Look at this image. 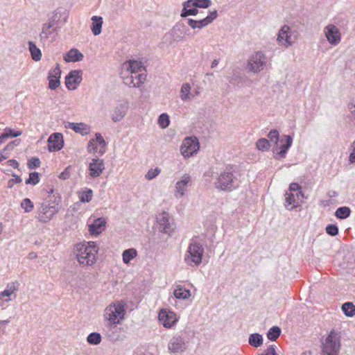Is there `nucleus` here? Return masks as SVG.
<instances>
[{
  "instance_id": "46",
  "label": "nucleus",
  "mask_w": 355,
  "mask_h": 355,
  "mask_svg": "<svg viewBox=\"0 0 355 355\" xmlns=\"http://www.w3.org/2000/svg\"><path fill=\"white\" fill-rule=\"evenodd\" d=\"M174 295L178 299H187L191 296L190 290H174Z\"/></svg>"
},
{
  "instance_id": "62",
  "label": "nucleus",
  "mask_w": 355,
  "mask_h": 355,
  "mask_svg": "<svg viewBox=\"0 0 355 355\" xmlns=\"http://www.w3.org/2000/svg\"><path fill=\"white\" fill-rule=\"evenodd\" d=\"M261 355H277L274 345L269 346L265 352Z\"/></svg>"
},
{
  "instance_id": "45",
  "label": "nucleus",
  "mask_w": 355,
  "mask_h": 355,
  "mask_svg": "<svg viewBox=\"0 0 355 355\" xmlns=\"http://www.w3.org/2000/svg\"><path fill=\"white\" fill-rule=\"evenodd\" d=\"M190 89H191V87L187 83V84H184L182 86V88H181V93H182L181 98L183 101H187V100L190 99V96H189Z\"/></svg>"
},
{
  "instance_id": "39",
  "label": "nucleus",
  "mask_w": 355,
  "mask_h": 355,
  "mask_svg": "<svg viewBox=\"0 0 355 355\" xmlns=\"http://www.w3.org/2000/svg\"><path fill=\"white\" fill-rule=\"evenodd\" d=\"M257 148L261 151L268 150L270 148V142L268 139L265 138L259 139L256 142Z\"/></svg>"
},
{
  "instance_id": "63",
  "label": "nucleus",
  "mask_w": 355,
  "mask_h": 355,
  "mask_svg": "<svg viewBox=\"0 0 355 355\" xmlns=\"http://www.w3.org/2000/svg\"><path fill=\"white\" fill-rule=\"evenodd\" d=\"M17 139L8 143L6 146L3 149V153L7 154V151L12 150L14 148V143L17 142Z\"/></svg>"
},
{
  "instance_id": "5",
  "label": "nucleus",
  "mask_w": 355,
  "mask_h": 355,
  "mask_svg": "<svg viewBox=\"0 0 355 355\" xmlns=\"http://www.w3.org/2000/svg\"><path fill=\"white\" fill-rule=\"evenodd\" d=\"M340 349V335L331 330L322 343V355H338Z\"/></svg>"
},
{
  "instance_id": "35",
  "label": "nucleus",
  "mask_w": 355,
  "mask_h": 355,
  "mask_svg": "<svg viewBox=\"0 0 355 355\" xmlns=\"http://www.w3.org/2000/svg\"><path fill=\"white\" fill-rule=\"evenodd\" d=\"M137 255L136 250L133 248L125 250L123 252V261L124 263H129Z\"/></svg>"
},
{
  "instance_id": "48",
  "label": "nucleus",
  "mask_w": 355,
  "mask_h": 355,
  "mask_svg": "<svg viewBox=\"0 0 355 355\" xmlns=\"http://www.w3.org/2000/svg\"><path fill=\"white\" fill-rule=\"evenodd\" d=\"M268 138L271 142H274L275 144L278 146V142H279V135L277 130H272L268 135Z\"/></svg>"
},
{
  "instance_id": "6",
  "label": "nucleus",
  "mask_w": 355,
  "mask_h": 355,
  "mask_svg": "<svg viewBox=\"0 0 355 355\" xmlns=\"http://www.w3.org/2000/svg\"><path fill=\"white\" fill-rule=\"evenodd\" d=\"M267 58L261 51L254 52L249 58L247 68L249 71L258 73L266 65Z\"/></svg>"
},
{
  "instance_id": "52",
  "label": "nucleus",
  "mask_w": 355,
  "mask_h": 355,
  "mask_svg": "<svg viewBox=\"0 0 355 355\" xmlns=\"http://www.w3.org/2000/svg\"><path fill=\"white\" fill-rule=\"evenodd\" d=\"M326 232L330 236H336L338 234V227L336 225H328L326 227Z\"/></svg>"
},
{
  "instance_id": "1",
  "label": "nucleus",
  "mask_w": 355,
  "mask_h": 355,
  "mask_svg": "<svg viewBox=\"0 0 355 355\" xmlns=\"http://www.w3.org/2000/svg\"><path fill=\"white\" fill-rule=\"evenodd\" d=\"M205 175L213 178L214 186L220 191L230 193L239 187V180L231 168H226L224 171L217 173L214 178V172L211 171L206 172Z\"/></svg>"
},
{
  "instance_id": "12",
  "label": "nucleus",
  "mask_w": 355,
  "mask_h": 355,
  "mask_svg": "<svg viewBox=\"0 0 355 355\" xmlns=\"http://www.w3.org/2000/svg\"><path fill=\"white\" fill-rule=\"evenodd\" d=\"M82 71L72 70L65 77V85L68 89L74 90L82 81Z\"/></svg>"
},
{
  "instance_id": "61",
  "label": "nucleus",
  "mask_w": 355,
  "mask_h": 355,
  "mask_svg": "<svg viewBox=\"0 0 355 355\" xmlns=\"http://www.w3.org/2000/svg\"><path fill=\"white\" fill-rule=\"evenodd\" d=\"M301 190V187L299 184L293 182L289 186V193L297 192Z\"/></svg>"
},
{
  "instance_id": "4",
  "label": "nucleus",
  "mask_w": 355,
  "mask_h": 355,
  "mask_svg": "<svg viewBox=\"0 0 355 355\" xmlns=\"http://www.w3.org/2000/svg\"><path fill=\"white\" fill-rule=\"evenodd\" d=\"M204 248L196 238L191 239L187 248L184 261L189 266H198L202 262Z\"/></svg>"
},
{
  "instance_id": "19",
  "label": "nucleus",
  "mask_w": 355,
  "mask_h": 355,
  "mask_svg": "<svg viewBox=\"0 0 355 355\" xmlns=\"http://www.w3.org/2000/svg\"><path fill=\"white\" fill-rule=\"evenodd\" d=\"M293 143V138L290 135H284L279 140V144H278V148L279 151L277 153V155L280 157V158H284L287 153V151L291 146Z\"/></svg>"
},
{
  "instance_id": "38",
  "label": "nucleus",
  "mask_w": 355,
  "mask_h": 355,
  "mask_svg": "<svg viewBox=\"0 0 355 355\" xmlns=\"http://www.w3.org/2000/svg\"><path fill=\"white\" fill-rule=\"evenodd\" d=\"M21 134L22 131L21 130H14L10 128H6L3 130L2 137H6L7 139L10 137H17L21 135Z\"/></svg>"
},
{
  "instance_id": "44",
  "label": "nucleus",
  "mask_w": 355,
  "mask_h": 355,
  "mask_svg": "<svg viewBox=\"0 0 355 355\" xmlns=\"http://www.w3.org/2000/svg\"><path fill=\"white\" fill-rule=\"evenodd\" d=\"M40 182L39 173L37 172H33L29 174V178L26 180V184L35 185Z\"/></svg>"
},
{
  "instance_id": "32",
  "label": "nucleus",
  "mask_w": 355,
  "mask_h": 355,
  "mask_svg": "<svg viewBox=\"0 0 355 355\" xmlns=\"http://www.w3.org/2000/svg\"><path fill=\"white\" fill-rule=\"evenodd\" d=\"M44 202L51 203L53 206H57L62 208L61 196L58 193H55L52 196L48 195L46 200Z\"/></svg>"
},
{
  "instance_id": "59",
  "label": "nucleus",
  "mask_w": 355,
  "mask_h": 355,
  "mask_svg": "<svg viewBox=\"0 0 355 355\" xmlns=\"http://www.w3.org/2000/svg\"><path fill=\"white\" fill-rule=\"evenodd\" d=\"M12 176L15 178V179H11L8 182V187L12 188L14 185V183H21L22 180L21 178L15 174H12Z\"/></svg>"
},
{
  "instance_id": "26",
  "label": "nucleus",
  "mask_w": 355,
  "mask_h": 355,
  "mask_svg": "<svg viewBox=\"0 0 355 355\" xmlns=\"http://www.w3.org/2000/svg\"><path fill=\"white\" fill-rule=\"evenodd\" d=\"M51 28H52L51 24L45 23L42 25V31L40 33V38L42 42L46 41L52 34L53 31H58L60 27L55 26L53 28V31H51Z\"/></svg>"
},
{
  "instance_id": "25",
  "label": "nucleus",
  "mask_w": 355,
  "mask_h": 355,
  "mask_svg": "<svg viewBox=\"0 0 355 355\" xmlns=\"http://www.w3.org/2000/svg\"><path fill=\"white\" fill-rule=\"evenodd\" d=\"M91 30L94 35H98L101 33L103 18L100 16L92 17Z\"/></svg>"
},
{
  "instance_id": "33",
  "label": "nucleus",
  "mask_w": 355,
  "mask_h": 355,
  "mask_svg": "<svg viewBox=\"0 0 355 355\" xmlns=\"http://www.w3.org/2000/svg\"><path fill=\"white\" fill-rule=\"evenodd\" d=\"M249 343L254 347H258L262 345L263 338L259 334H251L249 337Z\"/></svg>"
},
{
  "instance_id": "64",
  "label": "nucleus",
  "mask_w": 355,
  "mask_h": 355,
  "mask_svg": "<svg viewBox=\"0 0 355 355\" xmlns=\"http://www.w3.org/2000/svg\"><path fill=\"white\" fill-rule=\"evenodd\" d=\"M353 150L349 155V161L351 163H355V141L353 142Z\"/></svg>"
},
{
  "instance_id": "55",
  "label": "nucleus",
  "mask_w": 355,
  "mask_h": 355,
  "mask_svg": "<svg viewBox=\"0 0 355 355\" xmlns=\"http://www.w3.org/2000/svg\"><path fill=\"white\" fill-rule=\"evenodd\" d=\"M87 150H88L89 153H95L97 152L98 147H97V145L95 143V140L94 139H91L88 142Z\"/></svg>"
},
{
  "instance_id": "16",
  "label": "nucleus",
  "mask_w": 355,
  "mask_h": 355,
  "mask_svg": "<svg viewBox=\"0 0 355 355\" xmlns=\"http://www.w3.org/2000/svg\"><path fill=\"white\" fill-rule=\"evenodd\" d=\"M191 182V176L187 173L184 174L181 180L176 182L175 196L178 198L182 197Z\"/></svg>"
},
{
  "instance_id": "28",
  "label": "nucleus",
  "mask_w": 355,
  "mask_h": 355,
  "mask_svg": "<svg viewBox=\"0 0 355 355\" xmlns=\"http://www.w3.org/2000/svg\"><path fill=\"white\" fill-rule=\"evenodd\" d=\"M285 196L286 207L288 209H293L298 206L300 202L295 198V193L286 192Z\"/></svg>"
},
{
  "instance_id": "53",
  "label": "nucleus",
  "mask_w": 355,
  "mask_h": 355,
  "mask_svg": "<svg viewBox=\"0 0 355 355\" xmlns=\"http://www.w3.org/2000/svg\"><path fill=\"white\" fill-rule=\"evenodd\" d=\"M198 8L194 7L192 8H188V10H185V12H184V11H182L180 15L182 17H186L189 15H196L198 14Z\"/></svg>"
},
{
  "instance_id": "27",
  "label": "nucleus",
  "mask_w": 355,
  "mask_h": 355,
  "mask_svg": "<svg viewBox=\"0 0 355 355\" xmlns=\"http://www.w3.org/2000/svg\"><path fill=\"white\" fill-rule=\"evenodd\" d=\"M28 44L32 59L35 61H40L42 58V52L40 49L37 48L36 44L32 41H29Z\"/></svg>"
},
{
  "instance_id": "3",
  "label": "nucleus",
  "mask_w": 355,
  "mask_h": 355,
  "mask_svg": "<svg viewBox=\"0 0 355 355\" xmlns=\"http://www.w3.org/2000/svg\"><path fill=\"white\" fill-rule=\"evenodd\" d=\"M125 314V304L122 301H116L105 308L104 318L110 325H116L124 319Z\"/></svg>"
},
{
  "instance_id": "22",
  "label": "nucleus",
  "mask_w": 355,
  "mask_h": 355,
  "mask_svg": "<svg viewBox=\"0 0 355 355\" xmlns=\"http://www.w3.org/2000/svg\"><path fill=\"white\" fill-rule=\"evenodd\" d=\"M128 110L127 103H121L117 105L112 114V119L114 122H119L125 116Z\"/></svg>"
},
{
  "instance_id": "42",
  "label": "nucleus",
  "mask_w": 355,
  "mask_h": 355,
  "mask_svg": "<svg viewBox=\"0 0 355 355\" xmlns=\"http://www.w3.org/2000/svg\"><path fill=\"white\" fill-rule=\"evenodd\" d=\"M61 15L60 12L56 10L53 12V15L49 18L47 24H51V28H54L55 25L58 24L60 21Z\"/></svg>"
},
{
  "instance_id": "7",
  "label": "nucleus",
  "mask_w": 355,
  "mask_h": 355,
  "mask_svg": "<svg viewBox=\"0 0 355 355\" xmlns=\"http://www.w3.org/2000/svg\"><path fill=\"white\" fill-rule=\"evenodd\" d=\"M61 208L53 206L49 202H42L37 211V219L42 223L49 222L53 216L60 211Z\"/></svg>"
},
{
  "instance_id": "23",
  "label": "nucleus",
  "mask_w": 355,
  "mask_h": 355,
  "mask_svg": "<svg viewBox=\"0 0 355 355\" xmlns=\"http://www.w3.org/2000/svg\"><path fill=\"white\" fill-rule=\"evenodd\" d=\"M67 128H71L76 133H79L82 135H86L89 132V127L84 123H71L68 122L67 125H65Z\"/></svg>"
},
{
  "instance_id": "34",
  "label": "nucleus",
  "mask_w": 355,
  "mask_h": 355,
  "mask_svg": "<svg viewBox=\"0 0 355 355\" xmlns=\"http://www.w3.org/2000/svg\"><path fill=\"white\" fill-rule=\"evenodd\" d=\"M188 24L193 29L199 28L201 29L207 26L205 19H202L200 20H194L192 19H188Z\"/></svg>"
},
{
  "instance_id": "50",
  "label": "nucleus",
  "mask_w": 355,
  "mask_h": 355,
  "mask_svg": "<svg viewBox=\"0 0 355 355\" xmlns=\"http://www.w3.org/2000/svg\"><path fill=\"white\" fill-rule=\"evenodd\" d=\"M194 6L197 8H207L211 4V0H193Z\"/></svg>"
},
{
  "instance_id": "49",
  "label": "nucleus",
  "mask_w": 355,
  "mask_h": 355,
  "mask_svg": "<svg viewBox=\"0 0 355 355\" xmlns=\"http://www.w3.org/2000/svg\"><path fill=\"white\" fill-rule=\"evenodd\" d=\"M160 172L161 170L158 167H156L155 168H150L146 174L145 178L149 180H153L157 177L160 173Z\"/></svg>"
},
{
  "instance_id": "20",
  "label": "nucleus",
  "mask_w": 355,
  "mask_h": 355,
  "mask_svg": "<svg viewBox=\"0 0 355 355\" xmlns=\"http://www.w3.org/2000/svg\"><path fill=\"white\" fill-rule=\"evenodd\" d=\"M106 225V220L104 218H98L94 220L93 223L89 225V231L92 235L100 234Z\"/></svg>"
},
{
  "instance_id": "51",
  "label": "nucleus",
  "mask_w": 355,
  "mask_h": 355,
  "mask_svg": "<svg viewBox=\"0 0 355 355\" xmlns=\"http://www.w3.org/2000/svg\"><path fill=\"white\" fill-rule=\"evenodd\" d=\"M41 162L37 157H32L28 162V168L31 170L38 168L40 166Z\"/></svg>"
},
{
  "instance_id": "24",
  "label": "nucleus",
  "mask_w": 355,
  "mask_h": 355,
  "mask_svg": "<svg viewBox=\"0 0 355 355\" xmlns=\"http://www.w3.org/2000/svg\"><path fill=\"white\" fill-rule=\"evenodd\" d=\"M83 54L76 49H70L67 53L64 56V60L67 62H75L80 61L83 59Z\"/></svg>"
},
{
  "instance_id": "18",
  "label": "nucleus",
  "mask_w": 355,
  "mask_h": 355,
  "mask_svg": "<svg viewBox=\"0 0 355 355\" xmlns=\"http://www.w3.org/2000/svg\"><path fill=\"white\" fill-rule=\"evenodd\" d=\"M169 215L166 212H163L157 217V223L161 232L171 234L173 230V225L169 221Z\"/></svg>"
},
{
  "instance_id": "13",
  "label": "nucleus",
  "mask_w": 355,
  "mask_h": 355,
  "mask_svg": "<svg viewBox=\"0 0 355 355\" xmlns=\"http://www.w3.org/2000/svg\"><path fill=\"white\" fill-rule=\"evenodd\" d=\"M158 317L159 320L167 328L171 327L178 321L175 313L167 309H162Z\"/></svg>"
},
{
  "instance_id": "36",
  "label": "nucleus",
  "mask_w": 355,
  "mask_h": 355,
  "mask_svg": "<svg viewBox=\"0 0 355 355\" xmlns=\"http://www.w3.org/2000/svg\"><path fill=\"white\" fill-rule=\"evenodd\" d=\"M342 310L347 316L352 317L355 315V306L352 302L343 304Z\"/></svg>"
},
{
  "instance_id": "58",
  "label": "nucleus",
  "mask_w": 355,
  "mask_h": 355,
  "mask_svg": "<svg viewBox=\"0 0 355 355\" xmlns=\"http://www.w3.org/2000/svg\"><path fill=\"white\" fill-rule=\"evenodd\" d=\"M71 166H67L64 171H62L60 175H59V178L62 180H67L70 177V171H71Z\"/></svg>"
},
{
  "instance_id": "40",
  "label": "nucleus",
  "mask_w": 355,
  "mask_h": 355,
  "mask_svg": "<svg viewBox=\"0 0 355 355\" xmlns=\"http://www.w3.org/2000/svg\"><path fill=\"white\" fill-rule=\"evenodd\" d=\"M288 30H289V26L287 25H284L279 30L278 35H277V39L279 44H283V42L284 41V38L286 37V35L288 34Z\"/></svg>"
},
{
  "instance_id": "31",
  "label": "nucleus",
  "mask_w": 355,
  "mask_h": 355,
  "mask_svg": "<svg viewBox=\"0 0 355 355\" xmlns=\"http://www.w3.org/2000/svg\"><path fill=\"white\" fill-rule=\"evenodd\" d=\"M93 191L91 189L86 188L85 190L79 192V199L82 202H89L92 200Z\"/></svg>"
},
{
  "instance_id": "43",
  "label": "nucleus",
  "mask_w": 355,
  "mask_h": 355,
  "mask_svg": "<svg viewBox=\"0 0 355 355\" xmlns=\"http://www.w3.org/2000/svg\"><path fill=\"white\" fill-rule=\"evenodd\" d=\"M158 123L162 128H166L169 125L170 120L167 114L163 113L160 114L158 119Z\"/></svg>"
},
{
  "instance_id": "8",
  "label": "nucleus",
  "mask_w": 355,
  "mask_h": 355,
  "mask_svg": "<svg viewBox=\"0 0 355 355\" xmlns=\"http://www.w3.org/2000/svg\"><path fill=\"white\" fill-rule=\"evenodd\" d=\"M199 149V142L196 137H187L184 139L180 151L184 157H189L196 153Z\"/></svg>"
},
{
  "instance_id": "9",
  "label": "nucleus",
  "mask_w": 355,
  "mask_h": 355,
  "mask_svg": "<svg viewBox=\"0 0 355 355\" xmlns=\"http://www.w3.org/2000/svg\"><path fill=\"white\" fill-rule=\"evenodd\" d=\"M123 83L129 87H139L146 80V73H133L121 74Z\"/></svg>"
},
{
  "instance_id": "30",
  "label": "nucleus",
  "mask_w": 355,
  "mask_h": 355,
  "mask_svg": "<svg viewBox=\"0 0 355 355\" xmlns=\"http://www.w3.org/2000/svg\"><path fill=\"white\" fill-rule=\"evenodd\" d=\"M350 214L351 209L348 207H340L336 209L335 216L337 218L345 219L349 216Z\"/></svg>"
},
{
  "instance_id": "37",
  "label": "nucleus",
  "mask_w": 355,
  "mask_h": 355,
  "mask_svg": "<svg viewBox=\"0 0 355 355\" xmlns=\"http://www.w3.org/2000/svg\"><path fill=\"white\" fill-rule=\"evenodd\" d=\"M281 329L278 327H272L270 328L267 334V337L269 340L275 341L280 336Z\"/></svg>"
},
{
  "instance_id": "41",
  "label": "nucleus",
  "mask_w": 355,
  "mask_h": 355,
  "mask_svg": "<svg viewBox=\"0 0 355 355\" xmlns=\"http://www.w3.org/2000/svg\"><path fill=\"white\" fill-rule=\"evenodd\" d=\"M21 207L26 213H29L33 209L34 205L29 198H24L21 202Z\"/></svg>"
},
{
  "instance_id": "54",
  "label": "nucleus",
  "mask_w": 355,
  "mask_h": 355,
  "mask_svg": "<svg viewBox=\"0 0 355 355\" xmlns=\"http://www.w3.org/2000/svg\"><path fill=\"white\" fill-rule=\"evenodd\" d=\"M218 17V12L216 10H213L212 12H209V15H208L205 19L206 23L207 25L210 24L215 19H216Z\"/></svg>"
},
{
  "instance_id": "56",
  "label": "nucleus",
  "mask_w": 355,
  "mask_h": 355,
  "mask_svg": "<svg viewBox=\"0 0 355 355\" xmlns=\"http://www.w3.org/2000/svg\"><path fill=\"white\" fill-rule=\"evenodd\" d=\"M12 294L13 290H4L1 294V297L3 301L8 302L10 300V297Z\"/></svg>"
},
{
  "instance_id": "10",
  "label": "nucleus",
  "mask_w": 355,
  "mask_h": 355,
  "mask_svg": "<svg viewBox=\"0 0 355 355\" xmlns=\"http://www.w3.org/2000/svg\"><path fill=\"white\" fill-rule=\"evenodd\" d=\"M133 73H146L143 63L136 60H130L123 64L121 74Z\"/></svg>"
},
{
  "instance_id": "47",
  "label": "nucleus",
  "mask_w": 355,
  "mask_h": 355,
  "mask_svg": "<svg viewBox=\"0 0 355 355\" xmlns=\"http://www.w3.org/2000/svg\"><path fill=\"white\" fill-rule=\"evenodd\" d=\"M101 337L98 333H92L87 337V342L90 344L97 345L101 343Z\"/></svg>"
},
{
  "instance_id": "11",
  "label": "nucleus",
  "mask_w": 355,
  "mask_h": 355,
  "mask_svg": "<svg viewBox=\"0 0 355 355\" xmlns=\"http://www.w3.org/2000/svg\"><path fill=\"white\" fill-rule=\"evenodd\" d=\"M324 33L327 41L333 46L338 45L341 40L339 29L334 24H329L324 28Z\"/></svg>"
},
{
  "instance_id": "2",
  "label": "nucleus",
  "mask_w": 355,
  "mask_h": 355,
  "mask_svg": "<svg viewBox=\"0 0 355 355\" xmlns=\"http://www.w3.org/2000/svg\"><path fill=\"white\" fill-rule=\"evenodd\" d=\"M76 248V257L80 265L91 266L95 263L98 248L94 241L87 242V245L78 244Z\"/></svg>"
},
{
  "instance_id": "15",
  "label": "nucleus",
  "mask_w": 355,
  "mask_h": 355,
  "mask_svg": "<svg viewBox=\"0 0 355 355\" xmlns=\"http://www.w3.org/2000/svg\"><path fill=\"white\" fill-rule=\"evenodd\" d=\"M63 136L61 133H53L48 139V149L50 152L60 150L63 147Z\"/></svg>"
},
{
  "instance_id": "14",
  "label": "nucleus",
  "mask_w": 355,
  "mask_h": 355,
  "mask_svg": "<svg viewBox=\"0 0 355 355\" xmlns=\"http://www.w3.org/2000/svg\"><path fill=\"white\" fill-rule=\"evenodd\" d=\"M104 169V161L98 157L93 158L89 164V175L92 178L99 177Z\"/></svg>"
},
{
  "instance_id": "29",
  "label": "nucleus",
  "mask_w": 355,
  "mask_h": 355,
  "mask_svg": "<svg viewBox=\"0 0 355 355\" xmlns=\"http://www.w3.org/2000/svg\"><path fill=\"white\" fill-rule=\"evenodd\" d=\"M297 34L295 31H292L291 28L289 27V30L288 31V34L286 35L284 38V41L282 45L288 47L291 46L297 40Z\"/></svg>"
},
{
  "instance_id": "57",
  "label": "nucleus",
  "mask_w": 355,
  "mask_h": 355,
  "mask_svg": "<svg viewBox=\"0 0 355 355\" xmlns=\"http://www.w3.org/2000/svg\"><path fill=\"white\" fill-rule=\"evenodd\" d=\"M96 139H94L95 140V143H98L101 146V148H105V146H106V143H105V139H103V137H102L101 134V133H96Z\"/></svg>"
},
{
  "instance_id": "60",
  "label": "nucleus",
  "mask_w": 355,
  "mask_h": 355,
  "mask_svg": "<svg viewBox=\"0 0 355 355\" xmlns=\"http://www.w3.org/2000/svg\"><path fill=\"white\" fill-rule=\"evenodd\" d=\"M196 6H194L193 0H188L183 3V8L182 11L185 12V10H188V8H192Z\"/></svg>"
},
{
  "instance_id": "21",
  "label": "nucleus",
  "mask_w": 355,
  "mask_h": 355,
  "mask_svg": "<svg viewBox=\"0 0 355 355\" xmlns=\"http://www.w3.org/2000/svg\"><path fill=\"white\" fill-rule=\"evenodd\" d=\"M168 349L172 353H178L183 352L185 347V343L181 338H173L168 343Z\"/></svg>"
},
{
  "instance_id": "17",
  "label": "nucleus",
  "mask_w": 355,
  "mask_h": 355,
  "mask_svg": "<svg viewBox=\"0 0 355 355\" xmlns=\"http://www.w3.org/2000/svg\"><path fill=\"white\" fill-rule=\"evenodd\" d=\"M60 75L61 70L59 64H56V67L51 69L49 72L48 80H49V87L54 90L58 88L60 85Z\"/></svg>"
}]
</instances>
